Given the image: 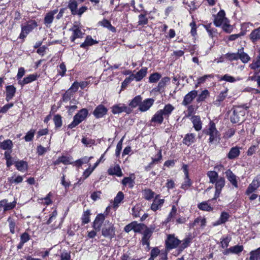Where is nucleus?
Listing matches in <instances>:
<instances>
[{"label": "nucleus", "instance_id": "53", "mask_svg": "<svg viewBox=\"0 0 260 260\" xmlns=\"http://www.w3.org/2000/svg\"><path fill=\"white\" fill-rule=\"evenodd\" d=\"M161 75L158 73H155L151 74L149 78V81L150 83H155L161 78Z\"/></svg>", "mask_w": 260, "mask_h": 260}, {"label": "nucleus", "instance_id": "18", "mask_svg": "<svg viewBox=\"0 0 260 260\" xmlns=\"http://www.w3.org/2000/svg\"><path fill=\"white\" fill-rule=\"evenodd\" d=\"M228 180L235 187H238V183L236 176L230 169L226 171L224 173Z\"/></svg>", "mask_w": 260, "mask_h": 260}, {"label": "nucleus", "instance_id": "41", "mask_svg": "<svg viewBox=\"0 0 260 260\" xmlns=\"http://www.w3.org/2000/svg\"><path fill=\"white\" fill-rule=\"evenodd\" d=\"M98 43V42L93 40L91 36H87L85 41L80 45L81 47L85 48L87 46H91Z\"/></svg>", "mask_w": 260, "mask_h": 260}, {"label": "nucleus", "instance_id": "45", "mask_svg": "<svg viewBox=\"0 0 260 260\" xmlns=\"http://www.w3.org/2000/svg\"><path fill=\"white\" fill-rule=\"evenodd\" d=\"M0 146L4 150H11L13 147V143L10 140H6L1 143Z\"/></svg>", "mask_w": 260, "mask_h": 260}, {"label": "nucleus", "instance_id": "28", "mask_svg": "<svg viewBox=\"0 0 260 260\" xmlns=\"http://www.w3.org/2000/svg\"><path fill=\"white\" fill-rule=\"evenodd\" d=\"M238 56L239 59L244 63L248 62L250 59V56L246 53L244 52L243 48L238 49Z\"/></svg>", "mask_w": 260, "mask_h": 260}, {"label": "nucleus", "instance_id": "61", "mask_svg": "<svg viewBox=\"0 0 260 260\" xmlns=\"http://www.w3.org/2000/svg\"><path fill=\"white\" fill-rule=\"evenodd\" d=\"M8 221L9 222L10 232L12 234H14L15 232V226H16L15 222L14 221V220L11 217L8 218Z\"/></svg>", "mask_w": 260, "mask_h": 260}, {"label": "nucleus", "instance_id": "37", "mask_svg": "<svg viewBox=\"0 0 260 260\" xmlns=\"http://www.w3.org/2000/svg\"><path fill=\"white\" fill-rule=\"evenodd\" d=\"M142 98L141 95L135 96L129 103V106L132 108H135L137 106L140 107Z\"/></svg>", "mask_w": 260, "mask_h": 260}, {"label": "nucleus", "instance_id": "42", "mask_svg": "<svg viewBox=\"0 0 260 260\" xmlns=\"http://www.w3.org/2000/svg\"><path fill=\"white\" fill-rule=\"evenodd\" d=\"M124 198V194L122 192L119 191L116 196L114 198L113 202V207L116 208L119 204L123 200Z\"/></svg>", "mask_w": 260, "mask_h": 260}, {"label": "nucleus", "instance_id": "58", "mask_svg": "<svg viewBox=\"0 0 260 260\" xmlns=\"http://www.w3.org/2000/svg\"><path fill=\"white\" fill-rule=\"evenodd\" d=\"M82 143L86 146H91L94 144V141L91 139L83 137L81 140Z\"/></svg>", "mask_w": 260, "mask_h": 260}, {"label": "nucleus", "instance_id": "36", "mask_svg": "<svg viewBox=\"0 0 260 260\" xmlns=\"http://www.w3.org/2000/svg\"><path fill=\"white\" fill-rule=\"evenodd\" d=\"M85 0H70L68 4V8L70 9L71 12L75 13L76 8L78 7V3H81Z\"/></svg>", "mask_w": 260, "mask_h": 260}, {"label": "nucleus", "instance_id": "8", "mask_svg": "<svg viewBox=\"0 0 260 260\" xmlns=\"http://www.w3.org/2000/svg\"><path fill=\"white\" fill-rule=\"evenodd\" d=\"M112 112L114 114H117L122 112H125L129 114L132 112L130 108L123 104H118L113 105L112 108Z\"/></svg>", "mask_w": 260, "mask_h": 260}, {"label": "nucleus", "instance_id": "15", "mask_svg": "<svg viewBox=\"0 0 260 260\" xmlns=\"http://www.w3.org/2000/svg\"><path fill=\"white\" fill-rule=\"evenodd\" d=\"M58 10L55 9L46 13L44 17V24L47 27L50 26L51 24L52 23L54 19V16L56 14Z\"/></svg>", "mask_w": 260, "mask_h": 260}, {"label": "nucleus", "instance_id": "56", "mask_svg": "<svg viewBox=\"0 0 260 260\" xmlns=\"http://www.w3.org/2000/svg\"><path fill=\"white\" fill-rule=\"evenodd\" d=\"M157 158H152V161L149 164V166L147 167L148 168V167L151 168L154 163H157V162H158L159 160H160L161 159L162 155H161V149L159 150V151L157 154Z\"/></svg>", "mask_w": 260, "mask_h": 260}, {"label": "nucleus", "instance_id": "22", "mask_svg": "<svg viewBox=\"0 0 260 260\" xmlns=\"http://www.w3.org/2000/svg\"><path fill=\"white\" fill-rule=\"evenodd\" d=\"M174 110V107L171 104H168L165 105L164 109H160V111H161V113L165 118H168Z\"/></svg>", "mask_w": 260, "mask_h": 260}, {"label": "nucleus", "instance_id": "10", "mask_svg": "<svg viewBox=\"0 0 260 260\" xmlns=\"http://www.w3.org/2000/svg\"><path fill=\"white\" fill-rule=\"evenodd\" d=\"M154 103V100L152 98H148L141 101L139 110L142 112H144L149 110Z\"/></svg>", "mask_w": 260, "mask_h": 260}, {"label": "nucleus", "instance_id": "20", "mask_svg": "<svg viewBox=\"0 0 260 260\" xmlns=\"http://www.w3.org/2000/svg\"><path fill=\"white\" fill-rule=\"evenodd\" d=\"M228 89H225L221 91L219 95L217 96L216 99L213 102V104L216 106H220L222 102L225 100L228 95Z\"/></svg>", "mask_w": 260, "mask_h": 260}, {"label": "nucleus", "instance_id": "40", "mask_svg": "<svg viewBox=\"0 0 260 260\" xmlns=\"http://www.w3.org/2000/svg\"><path fill=\"white\" fill-rule=\"evenodd\" d=\"M250 38L253 42L260 39V27L255 29L251 32Z\"/></svg>", "mask_w": 260, "mask_h": 260}, {"label": "nucleus", "instance_id": "54", "mask_svg": "<svg viewBox=\"0 0 260 260\" xmlns=\"http://www.w3.org/2000/svg\"><path fill=\"white\" fill-rule=\"evenodd\" d=\"M232 253L238 254L243 250V246L242 245H236L230 248Z\"/></svg>", "mask_w": 260, "mask_h": 260}, {"label": "nucleus", "instance_id": "11", "mask_svg": "<svg viewBox=\"0 0 260 260\" xmlns=\"http://www.w3.org/2000/svg\"><path fill=\"white\" fill-rule=\"evenodd\" d=\"M72 31V35L70 37V40L74 42L76 39L82 38L83 37L84 33L82 32L80 28L77 25H74L72 28L70 29Z\"/></svg>", "mask_w": 260, "mask_h": 260}, {"label": "nucleus", "instance_id": "57", "mask_svg": "<svg viewBox=\"0 0 260 260\" xmlns=\"http://www.w3.org/2000/svg\"><path fill=\"white\" fill-rule=\"evenodd\" d=\"M35 133V130L34 129H31L28 131L24 137L25 141L26 142H29L31 141L34 138Z\"/></svg>", "mask_w": 260, "mask_h": 260}, {"label": "nucleus", "instance_id": "33", "mask_svg": "<svg viewBox=\"0 0 260 260\" xmlns=\"http://www.w3.org/2000/svg\"><path fill=\"white\" fill-rule=\"evenodd\" d=\"M195 142V135L190 133L185 135L183 139V143L186 145L189 146Z\"/></svg>", "mask_w": 260, "mask_h": 260}, {"label": "nucleus", "instance_id": "44", "mask_svg": "<svg viewBox=\"0 0 260 260\" xmlns=\"http://www.w3.org/2000/svg\"><path fill=\"white\" fill-rule=\"evenodd\" d=\"M143 197L147 200H150L153 198L154 196V192L150 189H145L142 191Z\"/></svg>", "mask_w": 260, "mask_h": 260}, {"label": "nucleus", "instance_id": "24", "mask_svg": "<svg viewBox=\"0 0 260 260\" xmlns=\"http://www.w3.org/2000/svg\"><path fill=\"white\" fill-rule=\"evenodd\" d=\"M147 73V68H142L136 74H133V78H134L136 81H140L146 75Z\"/></svg>", "mask_w": 260, "mask_h": 260}, {"label": "nucleus", "instance_id": "12", "mask_svg": "<svg viewBox=\"0 0 260 260\" xmlns=\"http://www.w3.org/2000/svg\"><path fill=\"white\" fill-rule=\"evenodd\" d=\"M228 19L225 17V12L223 10H220L217 14L214 20V24L217 27L221 26L225 23Z\"/></svg>", "mask_w": 260, "mask_h": 260}, {"label": "nucleus", "instance_id": "9", "mask_svg": "<svg viewBox=\"0 0 260 260\" xmlns=\"http://www.w3.org/2000/svg\"><path fill=\"white\" fill-rule=\"evenodd\" d=\"M260 185V175H257L253 180L252 182L249 185L246 194H250L255 191Z\"/></svg>", "mask_w": 260, "mask_h": 260}, {"label": "nucleus", "instance_id": "26", "mask_svg": "<svg viewBox=\"0 0 260 260\" xmlns=\"http://www.w3.org/2000/svg\"><path fill=\"white\" fill-rule=\"evenodd\" d=\"M230 217V215L228 213L223 212H222L219 218L215 222L213 223V225L217 226L223 223H224Z\"/></svg>", "mask_w": 260, "mask_h": 260}, {"label": "nucleus", "instance_id": "32", "mask_svg": "<svg viewBox=\"0 0 260 260\" xmlns=\"http://www.w3.org/2000/svg\"><path fill=\"white\" fill-rule=\"evenodd\" d=\"M37 75L35 74H31L23 78L21 81H19V83L21 86H24L25 84H28L37 79Z\"/></svg>", "mask_w": 260, "mask_h": 260}, {"label": "nucleus", "instance_id": "34", "mask_svg": "<svg viewBox=\"0 0 260 260\" xmlns=\"http://www.w3.org/2000/svg\"><path fill=\"white\" fill-rule=\"evenodd\" d=\"M135 178H132V177H124L122 180V184L126 186H128L129 188H133L135 185Z\"/></svg>", "mask_w": 260, "mask_h": 260}, {"label": "nucleus", "instance_id": "6", "mask_svg": "<svg viewBox=\"0 0 260 260\" xmlns=\"http://www.w3.org/2000/svg\"><path fill=\"white\" fill-rule=\"evenodd\" d=\"M165 243L166 249L170 250L179 246L181 241L175 237L174 235H168Z\"/></svg>", "mask_w": 260, "mask_h": 260}, {"label": "nucleus", "instance_id": "60", "mask_svg": "<svg viewBox=\"0 0 260 260\" xmlns=\"http://www.w3.org/2000/svg\"><path fill=\"white\" fill-rule=\"evenodd\" d=\"M226 58L230 61L239 59L238 51L237 53H228L226 54Z\"/></svg>", "mask_w": 260, "mask_h": 260}, {"label": "nucleus", "instance_id": "35", "mask_svg": "<svg viewBox=\"0 0 260 260\" xmlns=\"http://www.w3.org/2000/svg\"><path fill=\"white\" fill-rule=\"evenodd\" d=\"M196 225H199L202 229L204 228L206 225V218L201 216L197 218L192 223V226Z\"/></svg>", "mask_w": 260, "mask_h": 260}, {"label": "nucleus", "instance_id": "50", "mask_svg": "<svg viewBox=\"0 0 260 260\" xmlns=\"http://www.w3.org/2000/svg\"><path fill=\"white\" fill-rule=\"evenodd\" d=\"M221 80H224L226 82H229L230 83H233L237 81H239L241 80V78L239 77H238L237 78H235L228 74H225L223 76H222L221 78Z\"/></svg>", "mask_w": 260, "mask_h": 260}, {"label": "nucleus", "instance_id": "55", "mask_svg": "<svg viewBox=\"0 0 260 260\" xmlns=\"http://www.w3.org/2000/svg\"><path fill=\"white\" fill-rule=\"evenodd\" d=\"M209 92L208 90H203L201 94H200L198 97L197 101L200 102L205 100L207 97L209 95Z\"/></svg>", "mask_w": 260, "mask_h": 260}, {"label": "nucleus", "instance_id": "27", "mask_svg": "<svg viewBox=\"0 0 260 260\" xmlns=\"http://www.w3.org/2000/svg\"><path fill=\"white\" fill-rule=\"evenodd\" d=\"M164 116H163L161 111H157L153 116L152 117L151 121L152 122L161 124L163 122Z\"/></svg>", "mask_w": 260, "mask_h": 260}, {"label": "nucleus", "instance_id": "63", "mask_svg": "<svg viewBox=\"0 0 260 260\" xmlns=\"http://www.w3.org/2000/svg\"><path fill=\"white\" fill-rule=\"evenodd\" d=\"M148 23V19L145 15L140 14L139 16V25H145Z\"/></svg>", "mask_w": 260, "mask_h": 260}, {"label": "nucleus", "instance_id": "43", "mask_svg": "<svg viewBox=\"0 0 260 260\" xmlns=\"http://www.w3.org/2000/svg\"><path fill=\"white\" fill-rule=\"evenodd\" d=\"M92 158V156H84L76 160L74 162V163L75 164V166H76L78 167H80L84 164H88Z\"/></svg>", "mask_w": 260, "mask_h": 260}, {"label": "nucleus", "instance_id": "30", "mask_svg": "<svg viewBox=\"0 0 260 260\" xmlns=\"http://www.w3.org/2000/svg\"><path fill=\"white\" fill-rule=\"evenodd\" d=\"M170 79L168 77L162 78L158 84L156 90L158 91H163L165 87L167 84L170 82Z\"/></svg>", "mask_w": 260, "mask_h": 260}, {"label": "nucleus", "instance_id": "19", "mask_svg": "<svg viewBox=\"0 0 260 260\" xmlns=\"http://www.w3.org/2000/svg\"><path fill=\"white\" fill-rule=\"evenodd\" d=\"M105 219V217L104 214H99L96 216L95 220L93 222V228L96 230L100 231Z\"/></svg>", "mask_w": 260, "mask_h": 260}, {"label": "nucleus", "instance_id": "39", "mask_svg": "<svg viewBox=\"0 0 260 260\" xmlns=\"http://www.w3.org/2000/svg\"><path fill=\"white\" fill-rule=\"evenodd\" d=\"M209 201L208 202H203L198 204V207L199 209L205 211H210L213 210V208L211 207L210 205L209 204Z\"/></svg>", "mask_w": 260, "mask_h": 260}, {"label": "nucleus", "instance_id": "49", "mask_svg": "<svg viewBox=\"0 0 260 260\" xmlns=\"http://www.w3.org/2000/svg\"><path fill=\"white\" fill-rule=\"evenodd\" d=\"M177 214V209L175 206H173L171 211L166 219V222H169L174 220V218Z\"/></svg>", "mask_w": 260, "mask_h": 260}, {"label": "nucleus", "instance_id": "62", "mask_svg": "<svg viewBox=\"0 0 260 260\" xmlns=\"http://www.w3.org/2000/svg\"><path fill=\"white\" fill-rule=\"evenodd\" d=\"M134 224V231L135 232H140L142 230L145 226L144 224L138 223L136 221L133 222Z\"/></svg>", "mask_w": 260, "mask_h": 260}, {"label": "nucleus", "instance_id": "3", "mask_svg": "<svg viewBox=\"0 0 260 260\" xmlns=\"http://www.w3.org/2000/svg\"><path fill=\"white\" fill-rule=\"evenodd\" d=\"M102 235L105 238L111 240L115 236V228L114 224L109 220L105 221L102 229Z\"/></svg>", "mask_w": 260, "mask_h": 260}, {"label": "nucleus", "instance_id": "1", "mask_svg": "<svg viewBox=\"0 0 260 260\" xmlns=\"http://www.w3.org/2000/svg\"><path fill=\"white\" fill-rule=\"evenodd\" d=\"M207 175L209 178V182L215 185V191L214 197L212 200H216L219 197L225 185V179L222 177H219L218 173L214 171H208Z\"/></svg>", "mask_w": 260, "mask_h": 260}, {"label": "nucleus", "instance_id": "14", "mask_svg": "<svg viewBox=\"0 0 260 260\" xmlns=\"http://www.w3.org/2000/svg\"><path fill=\"white\" fill-rule=\"evenodd\" d=\"M108 109L105 106L99 105L95 108L93 114L95 118H100L106 115Z\"/></svg>", "mask_w": 260, "mask_h": 260}, {"label": "nucleus", "instance_id": "59", "mask_svg": "<svg viewBox=\"0 0 260 260\" xmlns=\"http://www.w3.org/2000/svg\"><path fill=\"white\" fill-rule=\"evenodd\" d=\"M16 205V201H14L13 202L8 203V200L6 199V204L5 208L4 209V211L10 210L15 207Z\"/></svg>", "mask_w": 260, "mask_h": 260}, {"label": "nucleus", "instance_id": "64", "mask_svg": "<svg viewBox=\"0 0 260 260\" xmlns=\"http://www.w3.org/2000/svg\"><path fill=\"white\" fill-rule=\"evenodd\" d=\"M249 67L253 70L259 69L260 71V59H258L257 60L253 61L252 63L249 65Z\"/></svg>", "mask_w": 260, "mask_h": 260}, {"label": "nucleus", "instance_id": "16", "mask_svg": "<svg viewBox=\"0 0 260 260\" xmlns=\"http://www.w3.org/2000/svg\"><path fill=\"white\" fill-rule=\"evenodd\" d=\"M198 92L197 90H192L188 93L184 98L182 102V105L186 106L191 103L193 100L197 96Z\"/></svg>", "mask_w": 260, "mask_h": 260}, {"label": "nucleus", "instance_id": "29", "mask_svg": "<svg viewBox=\"0 0 260 260\" xmlns=\"http://www.w3.org/2000/svg\"><path fill=\"white\" fill-rule=\"evenodd\" d=\"M108 173L110 175H115L118 177H121L122 176V173L119 165H116L114 167L109 169Z\"/></svg>", "mask_w": 260, "mask_h": 260}, {"label": "nucleus", "instance_id": "25", "mask_svg": "<svg viewBox=\"0 0 260 260\" xmlns=\"http://www.w3.org/2000/svg\"><path fill=\"white\" fill-rule=\"evenodd\" d=\"M193 127L197 131H200L202 128V123L199 116H193L191 118Z\"/></svg>", "mask_w": 260, "mask_h": 260}, {"label": "nucleus", "instance_id": "47", "mask_svg": "<svg viewBox=\"0 0 260 260\" xmlns=\"http://www.w3.org/2000/svg\"><path fill=\"white\" fill-rule=\"evenodd\" d=\"M250 260H260V247L250 252Z\"/></svg>", "mask_w": 260, "mask_h": 260}, {"label": "nucleus", "instance_id": "31", "mask_svg": "<svg viewBox=\"0 0 260 260\" xmlns=\"http://www.w3.org/2000/svg\"><path fill=\"white\" fill-rule=\"evenodd\" d=\"M15 167L19 171L24 172L27 169V163L25 161L20 160L15 162Z\"/></svg>", "mask_w": 260, "mask_h": 260}, {"label": "nucleus", "instance_id": "51", "mask_svg": "<svg viewBox=\"0 0 260 260\" xmlns=\"http://www.w3.org/2000/svg\"><path fill=\"white\" fill-rule=\"evenodd\" d=\"M100 24L105 27L108 28L109 30L113 32L115 31V28L112 26L110 21L106 19H104L103 21L99 22Z\"/></svg>", "mask_w": 260, "mask_h": 260}, {"label": "nucleus", "instance_id": "48", "mask_svg": "<svg viewBox=\"0 0 260 260\" xmlns=\"http://www.w3.org/2000/svg\"><path fill=\"white\" fill-rule=\"evenodd\" d=\"M213 78V75L212 74L206 75L203 77L199 78L197 80V83L195 85L196 87L197 88L199 85L204 83L209 78Z\"/></svg>", "mask_w": 260, "mask_h": 260}, {"label": "nucleus", "instance_id": "7", "mask_svg": "<svg viewBox=\"0 0 260 260\" xmlns=\"http://www.w3.org/2000/svg\"><path fill=\"white\" fill-rule=\"evenodd\" d=\"M37 26V24L35 21L30 22L25 26H21V32L19 36L20 39H24L27 34L31 31Z\"/></svg>", "mask_w": 260, "mask_h": 260}, {"label": "nucleus", "instance_id": "5", "mask_svg": "<svg viewBox=\"0 0 260 260\" xmlns=\"http://www.w3.org/2000/svg\"><path fill=\"white\" fill-rule=\"evenodd\" d=\"M206 134L210 136L209 140V142L211 143L216 142L219 138V133L216 128L215 124L212 121L210 122L209 124V128L207 130Z\"/></svg>", "mask_w": 260, "mask_h": 260}, {"label": "nucleus", "instance_id": "13", "mask_svg": "<svg viewBox=\"0 0 260 260\" xmlns=\"http://www.w3.org/2000/svg\"><path fill=\"white\" fill-rule=\"evenodd\" d=\"M182 169L185 175L184 182L182 184L181 188L184 189H186L189 188L191 184V180L189 178L188 166L186 165H183Z\"/></svg>", "mask_w": 260, "mask_h": 260}, {"label": "nucleus", "instance_id": "17", "mask_svg": "<svg viewBox=\"0 0 260 260\" xmlns=\"http://www.w3.org/2000/svg\"><path fill=\"white\" fill-rule=\"evenodd\" d=\"M159 195L155 196L154 200L151 206V209L153 211H156L160 209L164 203V199H159L158 198Z\"/></svg>", "mask_w": 260, "mask_h": 260}, {"label": "nucleus", "instance_id": "21", "mask_svg": "<svg viewBox=\"0 0 260 260\" xmlns=\"http://www.w3.org/2000/svg\"><path fill=\"white\" fill-rule=\"evenodd\" d=\"M16 89L13 85H8L6 87V100L9 102L15 96Z\"/></svg>", "mask_w": 260, "mask_h": 260}, {"label": "nucleus", "instance_id": "4", "mask_svg": "<svg viewBox=\"0 0 260 260\" xmlns=\"http://www.w3.org/2000/svg\"><path fill=\"white\" fill-rule=\"evenodd\" d=\"M88 110L86 108L80 110L73 117V121L68 125L70 128H73L86 119L88 115Z\"/></svg>", "mask_w": 260, "mask_h": 260}, {"label": "nucleus", "instance_id": "2", "mask_svg": "<svg viewBox=\"0 0 260 260\" xmlns=\"http://www.w3.org/2000/svg\"><path fill=\"white\" fill-rule=\"evenodd\" d=\"M248 108V107L245 105L235 106L233 108V112L230 116L231 122L236 123L241 121H243Z\"/></svg>", "mask_w": 260, "mask_h": 260}, {"label": "nucleus", "instance_id": "38", "mask_svg": "<svg viewBox=\"0 0 260 260\" xmlns=\"http://www.w3.org/2000/svg\"><path fill=\"white\" fill-rule=\"evenodd\" d=\"M191 241V238L190 236H188L182 241H181V243H180V245L179 246V251H182L183 249L187 247Z\"/></svg>", "mask_w": 260, "mask_h": 260}, {"label": "nucleus", "instance_id": "52", "mask_svg": "<svg viewBox=\"0 0 260 260\" xmlns=\"http://www.w3.org/2000/svg\"><path fill=\"white\" fill-rule=\"evenodd\" d=\"M90 212L89 210H87L83 212L82 216V222L84 224L88 223L90 221Z\"/></svg>", "mask_w": 260, "mask_h": 260}, {"label": "nucleus", "instance_id": "23", "mask_svg": "<svg viewBox=\"0 0 260 260\" xmlns=\"http://www.w3.org/2000/svg\"><path fill=\"white\" fill-rule=\"evenodd\" d=\"M240 148L237 146L232 147L227 155L230 159H233L237 158L240 154Z\"/></svg>", "mask_w": 260, "mask_h": 260}, {"label": "nucleus", "instance_id": "46", "mask_svg": "<svg viewBox=\"0 0 260 260\" xmlns=\"http://www.w3.org/2000/svg\"><path fill=\"white\" fill-rule=\"evenodd\" d=\"M52 196L51 192H49L46 197L44 198H41L38 200L39 202L44 205H49L52 204V202L50 199Z\"/></svg>", "mask_w": 260, "mask_h": 260}]
</instances>
